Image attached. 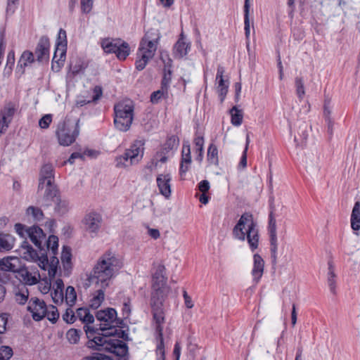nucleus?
I'll list each match as a JSON object with an SVG mask.
<instances>
[{
    "label": "nucleus",
    "instance_id": "58836bf2",
    "mask_svg": "<svg viewBox=\"0 0 360 360\" xmlns=\"http://www.w3.org/2000/svg\"><path fill=\"white\" fill-rule=\"evenodd\" d=\"M44 243H46V247L49 250L51 251L53 255H56L58 250V238L56 236H50L48 240H46V236L44 237V240L42 241V244Z\"/></svg>",
    "mask_w": 360,
    "mask_h": 360
},
{
    "label": "nucleus",
    "instance_id": "9b49d317",
    "mask_svg": "<svg viewBox=\"0 0 360 360\" xmlns=\"http://www.w3.org/2000/svg\"><path fill=\"white\" fill-rule=\"evenodd\" d=\"M37 265L23 266L17 269L16 277L25 285L37 284L40 279V274Z\"/></svg>",
    "mask_w": 360,
    "mask_h": 360
},
{
    "label": "nucleus",
    "instance_id": "4be33fe9",
    "mask_svg": "<svg viewBox=\"0 0 360 360\" xmlns=\"http://www.w3.org/2000/svg\"><path fill=\"white\" fill-rule=\"evenodd\" d=\"M190 48V43L187 41L184 33H181L174 46L173 53L174 58H182L188 53Z\"/></svg>",
    "mask_w": 360,
    "mask_h": 360
},
{
    "label": "nucleus",
    "instance_id": "6e6552de",
    "mask_svg": "<svg viewBox=\"0 0 360 360\" xmlns=\"http://www.w3.org/2000/svg\"><path fill=\"white\" fill-rule=\"evenodd\" d=\"M15 229L21 238H25L27 235L34 245L39 250H42V241L44 239L45 234L40 227L33 226L27 229L25 225L18 223L15 225Z\"/></svg>",
    "mask_w": 360,
    "mask_h": 360
},
{
    "label": "nucleus",
    "instance_id": "bf43d9fd",
    "mask_svg": "<svg viewBox=\"0 0 360 360\" xmlns=\"http://www.w3.org/2000/svg\"><path fill=\"white\" fill-rule=\"evenodd\" d=\"M51 297L53 302H55L56 304L63 302L64 300L63 290L53 289V292H51Z\"/></svg>",
    "mask_w": 360,
    "mask_h": 360
},
{
    "label": "nucleus",
    "instance_id": "4468645a",
    "mask_svg": "<svg viewBox=\"0 0 360 360\" xmlns=\"http://www.w3.org/2000/svg\"><path fill=\"white\" fill-rule=\"evenodd\" d=\"M165 266L159 265L153 275V289L151 297L155 298H164L165 293L166 278L164 276Z\"/></svg>",
    "mask_w": 360,
    "mask_h": 360
},
{
    "label": "nucleus",
    "instance_id": "a19ab883",
    "mask_svg": "<svg viewBox=\"0 0 360 360\" xmlns=\"http://www.w3.org/2000/svg\"><path fill=\"white\" fill-rule=\"evenodd\" d=\"M71 259L70 248L64 247L61 253V262L65 269H69L71 267Z\"/></svg>",
    "mask_w": 360,
    "mask_h": 360
},
{
    "label": "nucleus",
    "instance_id": "412c9836",
    "mask_svg": "<svg viewBox=\"0 0 360 360\" xmlns=\"http://www.w3.org/2000/svg\"><path fill=\"white\" fill-rule=\"evenodd\" d=\"M191 163V147L188 141L184 142L182 147L181 151V160L179 168V174L181 177H183Z\"/></svg>",
    "mask_w": 360,
    "mask_h": 360
},
{
    "label": "nucleus",
    "instance_id": "4c0bfd02",
    "mask_svg": "<svg viewBox=\"0 0 360 360\" xmlns=\"http://www.w3.org/2000/svg\"><path fill=\"white\" fill-rule=\"evenodd\" d=\"M57 202L55 207V211L59 215L65 214L70 210V203L67 200H61L57 198Z\"/></svg>",
    "mask_w": 360,
    "mask_h": 360
},
{
    "label": "nucleus",
    "instance_id": "f704fd0d",
    "mask_svg": "<svg viewBox=\"0 0 360 360\" xmlns=\"http://www.w3.org/2000/svg\"><path fill=\"white\" fill-rule=\"evenodd\" d=\"M207 159L210 164L214 165H218V149L213 143L210 144L207 148Z\"/></svg>",
    "mask_w": 360,
    "mask_h": 360
},
{
    "label": "nucleus",
    "instance_id": "603ef678",
    "mask_svg": "<svg viewBox=\"0 0 360 360\" xmlns=\"http://www.w3.org/2000/svg\"><path fill=\"white\" fill-rule=\"evenodd\" d=\"M94 0H80V7L82 13L87 14L93 8Z\"/></svg>",
    "mask_w": 360,
    "mask_h": 360
},
{
    "label": "nucleus",
    "instance_id": "0e129e2a",
    "mask_svg": "<svg viewBox=\"0 0 360 360\" xmlns=\"http://www.w3.org/2000/svg\"><path fill=\"white\" fill-rule=\"evenodd\" d=\"M171 81V72L169 71L168 74L165 73L161 82V88L168 91V88Z\"/></svg>",
    "mask_w": 360,
    "mask_h": 360
},
{
    "label": "nucleus",
    "instance_id": "5701e85b",
    "mask_svg": "<svg viewBox=\"0 0 360 360\" xmlns=\"http://www.w3.org/2000/svg\"><path fill=\"white\" fill-rule=\"evenodd\" d=\"M67 34L66 31L63 28H60L58 33L56 39V53H60L59 60L65 61L67 51Z\"/></svg>",
    "mask_w": 360,
    "mask_h": 360
},
{
    "label": "nucleus",
    "instance_id": "de8ad7c7",
    "mask_svg": "<svg viewBox=\"0 0 360 360\" xmlns=\"http://www.w3.org/2000/svg\"><path fill=\"white\" fill-rule=\"evenodd\" d=\"M296 94L299 99L302 100L305 94L304 81L302 77H297L295 79Z\"/></svg>",
    "mask_w": 360,
    "mask_h": 360
},
{
    "label": "nucleus",
    "instance_id": "39448f33",
    "mask_svg": "<svg viewBox=\"0 0 360 360\" xmlns=\"http://www.w3.org/2000/svg\"><path fill=\"white\" fill-rule=\"evenodd\" d=\"M134 106L131 101H122L114 105V124L120 131H127L134 120Z\"/></svg>",
    "mask_w": 360,
    "mask_h": 360
},
{
    "label": "nucleus",
    "instance_id": "49530a36",
    "mask_svg": "<svg viewBox=\"0 0 360 360\" xmlns=\"http://www.w3.org/2000/svg\"><path fill=\"white\" fill-rule=\"evenodd\" d=\"M51 323H56L59 318V313L57 308L53 305L46 307V316Z\"/></svg>",
    "mask_w": 360,
    "mask_h": 360
},
{
    "label": "nucleus",
    "instance_id": "20e7f679",
    "mask_svg": "<svg viewBox=\"0 0 360 360\" xmlns=\"http://www.w3.org/2000/svg\"><path fill=\"white\" fill-rule=\"evenodd\" d=\"M144 144L143 140H136L130 147L122 154L115 158V167L125 169L138 164L143 158L144 153Z\"/></svg>",
    "mask_w": 360,
    "mask_h": 360
},
{
    "label": "nucleus",
    "instance_id": "393cba45",
    "mask_svg": "<svg viewBox=\"0 0 360 360\" xmlns=\"http://www.w3.org/2000/svg\"><path fill=\"white\" fill-rule=\"evenodd\" d=\"M253 268L252 275L255 283H258L264 272V262L259 254H255L253 256Z\"/></svg>",
    "mask_w": 360,
    "mask_h": 360
},
{
    "label": "nucleus",
    "instance_id": "7ed1b4c3",
    "mask_svg": "<svg viewBox=\"0 0 360 360\" xmlns=\"http://www.w3.org/2000/svg\"><path fill=\"white\" fill-rule=\"evenodd\" d=\"M160 39V33L158 30L150 29L146 32L137 51L138 58L135 63L136 70H143L149 60L154 57Z\"/></svg>",
    "mask_w": 360,
    "mask_h": 360
},
{
    "label": "nucleus",
    "instance_id": "f257e3e1",
    "mask_svg": "<svg viewBox=\"0 0 360 360\" xmlns=\"http://www.w3.org/2000/svg\"><path fill=\"white\" fill-rule=\"evenodd\" d=\"M122 266V260L115 253L108 251L99 257L92 271L86 274L85 288L94 283L100 284L101 288L95 292L89 301L91 309H96L101 305L104 300V290L109 285L110 280L119 274Z\"/></svg>",
    "mask_w": 360,
    "mask_h": 360
},
{
    "label": "nucleus",
    "instance_id": "f03ea898",
    "mask_svg": "<svg viewBox=\"0 0 360 360\" xmlns=\"http://www.w3.org/2000/svg\"><path fill=\"white\" fill-rule=\"evenodd\" d=\"M235 239L245 241L247 240L250 250L254 252L257 249L259 242V233L257 222L254 220L252 214L245 212L243 214L232 231Z\"/></svg>",
    "mask_w": 360,
    "mask_h": 360
},
{
    "label": "nucleus",
    "instance_id": "a18cd8bd",
    "mask_svg": "<svg viewBox=\"0 0 360 360\" xmlns=\"http://www.w3.org/2000/svg\"><path fill=\"white\" fill-rule=\"evenodd\" d=\"M26 214L31 215L34 221H41L44 218V214L39 207L30 206L26 210Z\"/></svg>",
    "mask_w": 360,
    "mask_h": 360
},
{
    "label": "nucleus",
    "instance_id": "6e6d98bb",
    "mask_svg": "<svg viewBox=\"0 0 360 360\" xmlns=\"http://www.w3.org/2000/svg\"><path fill=\"white\" fill-rule=\"evenodd\" d=\"M70 307L68 308L63 315V319L68 323H73L76 321L75 314Z\"/></svg>",
    "mask_w": 360,
    "mask_h": 360
},
{
    "label": "nucleus",
    "instance_id": "e2e57ef3",
    "mask_svg": "<svg viewBox=\"0 0 360 360\" xmlns=\"http://www.w3.org/2000/svg\"><path fill=\"white\" fill-rule=\"evenodd\" d=\"M158 338L160 341L157 345V353L161 355L162 360H165V345L163 333H162V335H158Z\"/></svg>",
    "mask_w": 360,
    "mask_h": 360
},
{
    "label": "nucleus",
    "instance_id": "c85d7f7f",
    "mask_svg": "<svg viewBox=\"0 0 360 360\" xmlns=\"http://www.w3.org/2000/svg\"><path fill=\"white\" fill-rule=\"evenodd\" d=\"M93 91H94V96L91 100H86L84 98H77L76 101V105L77 107H82V106L85 105L86 104L90 103L91 102H96L98 99H100V98L102 96V94H103V90H102L101 86H96L94 88Z\"/></svg>",
    "mask_w": 360,
    "mask_h": 360
},
{
    "label": "nucleus",
    "instance_id": "7c9ffc66",
    "mask_svg": "<svg viewBox=\"0 0 360 360\" xmlns=\"http://www.w3.org/2000/svg\"><path fill=\"white\" fill-rule=\"evenodd\" d=\"M76 319L78 318L82 323L86 324L92 323L94 321V316L86 308H79L75 314ZM88 326V325H86Z\"/></svg>",
    "mask_w": 360,
    "mask_h": 360
},
{
    "label": "nucleus",
    "instance_id": "8fccbe9b",
    "mask_svg": "<svg viewBox=\"0 0 360 360\" xmlns=\"http://www.w3.org/2000/svg\"><path fill=\"white\" fill-rule=\"evenodd\" d=\"M15 64V53L13 51H10L7 55V60L4 72L6 74H11L13 70V67Z\"/></svg>",
    "mask_w": 360,
    "mask_h": 360
},
{
    "label": "nucleus",
    "instance_id": "72a5a7b5",
    "mask_svg": "<svg viewBox=\"0 0 360 360\" xmlns=\"http://www.w3.org/2000/svg\"><path fill=\"white\" fill-rule=\"evenodd\" d=\"M231 122L234 126H240L243 122V115L241 110L238 109L237 106H233L230 110Z\"/></svg>",
    "mask_w": 360,
    "mask_h": 360
},
{
    "label": "nucleus",
    "instance_id": "338daca9",
    "mask_svg": "<svg viewBox=\"0 0 360 360\" xmlns=\"http://www.w3.org/2000/svg\"><path fill=\"white\" fill-rule=\"evenodd\" d=\"M70 68L72 74L75 75L79 73L82 70H84V67L80 61H77L75 65L71 63Z\"/></svg>",
    "mask_w": 360,
    "mask_h": 360
},
{
    "label": "nucleus",
    "instance_id": "ddd939ff",
    "mask_svg": "<svg viewBox=\"0 0 360 360\" xmlns=\"http://www.w3.org/2000/svg\"><path fill=\"white\" fill-rule=\"evenodd\" d=\"M18 257H6L0 259V283L6 284L12 278L11 272H16V262H18Z\"/></svg>",
    "mask_w": 360,
    "mask_h": 360
},
{
    "label": "nucleus",
    "instance_id": "473e14b6",
    "mask_svg": "<svg viewBox=\"0 0 360 360\" xmlns=\"http://www.w3.org/2000/svg\"><path fill=\"white\" fill-rule=\"evenodd\" d=\"M120 41V39H104L101 41V47L106 53H115Z\"/></svg>",
    "mask_w": 360,
    "mask_h": 360
},
{
    "label": "nucleus",
    "instance_id": "79ce46f5",
    "mask_svg": "<svg viewBox=\"0 0 360 360\" xmlns=\"http://www.w3.org/2000/svg\"><path fill=\"white\" fill-rule=\"evenodd\" d=\"M179 138L175 135H172L167 139L162 148L167 153H169V151H171L174 149H176L179 146Z\"/></svg>",
    "mask_w": 360,
    "mask_h": 360
},
{
    "label": "nucleus",
    "instance_id": "bb28decb",
    "mask_svg": "<svg viewBox=\"0 0 360 360\" xmlns=\"http://www.w3.org/2000/svg\"><path fill=\"white\" fill-rule=\"evenodd\" d=\"M328 278L327 282L329 286L330 290L333 294H335V288H336V278L337 276L335 273V266L333 265V261L330 259L328 262Z\"/></svg>",
    "mask_w": 360,
    "mask_h": 360
},
{
    "label": "nucleus",
    "instance_id": "423d86ee",
    "mask_svg": "<svg viewBox=\"0 0 360 360\" xmlns=\"http://www.w3.org/2000/svg\"><path fill=\"white\" fill-rule=\"evenodd\" d=\"M20 248L21 250L23 251L22 253V257L26 260L39 261V263L38 264V266L41 269L46 270V266H58V259L53 255L51 257L49 260L46 252L43 248L42 250H40L41 255L39 256L37 251L33 249L32 245H30V243L27 240L22 241Z\"/></svg>",
    "mask_w": 360,
    "mask_h": 360
},
{
    "label": "nucleus",
    "instance_id": "c03bdc74",
    "mask_svg": "<svg viewBox=\"0 0 360 360\" xmlns=\"http://www.w3.org/2000/svg\"><path fill=\"white\" fill-rule=\"evenodd\" d=\"M15 112V105L10 103L7 104L3 110H1L0 115L2 117L6 118V120L11 122Z\"/></svg>",
    "mask_w": 360,
    "mask_h": 360
},
{
    "label": "nucleus",
    "instance_id": "09e8293b",
    "mask_svg": "<svg viewBox=\"0 0 360 360\" xmlns=\"http://www.w3.org/2000/svg\"><path fill=\"white\" fill-rule=\"evenodd\" d=\"M218 92L221 102H224L228 93L229 84H225L224 79H221L218 82Z\"/></svg>",
    "mask_w": 360,
    "mask_h": 360
},
{
    "label": "nucleus",
    "instance_id": "3c124183",
    "mask_svg": "<svg viewBox=\"0 0 360 360\" xmlns=\"http://www.w3.org/2000/svg\"><path fill=\"white\" fill-rule=\"evenodd\" d=\"M194 144L196 151L198 153V156L201 157L202 155V135L198 129L196 131L195 137L194 139Z\"/></svg>",
    "mask_w": 360,
    "mask_h": 360
},
{
    "label": "nucleus",
    "instance_id": "4d7b16f0",
    "mask_svg": "<svg viewBox=\"0 0 360 360\" xmlns=\"http://www.w3.org/2000/svg\"><path fill=\"white\" fill-rule=\"evenodd\" d=\"M60 53H56V49H55L53 57L52 59V69H56V71H58L60 68L63 65L65 61L59 60Z\"/></svg>",
    "mask_w": 360,
    "mask_h": 360
},
{
    "label": "nucleus",
    "instance_id": "2f4dec72",
    "mask_svg": "<svg viewBox=\"0 0 360 360\" xmlns=\"http://www.w3.org/2000/svg\"><path fill=\"white\" fill-rule=\"evenodd\" d=\"M115 53L118 59L125 60L130 53L129 44L120 39Z\"/></svg>",
    "mask_w": 360,
    "mask_h": 360
},
{
    "label": "nucleus",
    "instance_id": "37998d69",
    "mask_svg": "<svg viewBox=\"0 0 360 360\" xmlns=\"http://www.w3.org/2000/svg\"><path fill=\"white\" fill-rule=\"evenodd\" d=\"M29 292L25 287L18 290L15 293V300L19 304H25L27 302Z\"/></svg>",
    "mask_w": 360,
    "mask_h": 360
},
{
    "label": "nucleus",
    "instance_id": "1a4fd4ad",
    "mask_svg": "<svg viewBox=\"0 0 360 360\" xmlns=\"http://www.w3.org/2000/svg\"><path fill=\"white\" fill-rule=\"evenodd\" d=\"M96 317L101 321L100 327L101 331L112 330L114 327L118 326L122 321L117 319V311L113 308H108L105 310L97 311Z\"/></svg>",
    "mask_w": 360,
    "mask_h": 360
},
{
    "label": "nucleus",
    "instance_id": "f8f14e48",
    "mask_svg": "<svg viewBox=\"0 0 360 360\" xmlns=\"http://www.w3.org/2000/svg\"><path fill=\"white\" fill-rule=\"evenodd\" d=\"M163 301L164 298L162 297L155 298V297H151L150 300L152 314L155 323V330L158 335H162L163 330L162 324L165 322Z\"/></svg>",
    "mask_w": 360,
    "mask_h": 360
},
{
    "label": "nucleus",
    "instance_id": "a211bd4d",
    "mask_svg": "<svg viewBox=\"0 0 360 360\" xmlns=\"http://www.w3.org/2000/svg\"><path fill=\"white\" fill-rule=\"evenodd\" d=\"M54 181V169L51 164L44 165L40 170L38 191L44 189V186H50Z\"/></svg>",
    "mask_w": 360,
    "mask_h": 360
},
{
    "label": "nucleus",
    "instance_id": "c756f323",
    "mask_svg": "<svg viewBox=\"0 0 360 360\" xmlns=\"http://www.w3.org/2000/svg\"><path fill=\"white\" fill-rule=\"evenodd\" d=\"M14 242L15 239L11 235L0 233V251L11 250Z\"/></svg>",
    "mask_w": 360,
    "mask_h": 360
},
{
    "label": "nucleus",
    "instance_id": "13d9d810",
    "mask_svg": "<svg viewBox=\"0 0 360 360\" xmlns=\"http://www.w3.org/2000/svg\"><path fill=\"white\" fill-rule=\"evenodd\" d=\"M116 353L120 356H125L128 353V346L124 342H120L117 345L115 346Z\"/></svg>",
    "mask_w": 360,
    "mask_h": 360
},
{
    "label": "nucleus",
    "instance_id": "c9c22d12",
    "mask_svg": "<svg viewBox=\"0 0 360 360\" xmlns=\"http://www.w3.org/2000/svg\"><path fill=\"white\" fill-rule=\"evenodd\" d=\"M82 333L81 330L70 328L66 333V338L70 344L76 345L79 342Z\"/></svg>",
    "mask_w": 360,
    "mask_h": 360
},
{
    "label": "nucleus",
    "instance_id": "69168bd1",
    "mask_svg": "<svg viewBox=\"0 0 360 360\" xmlns=\"http://www.w3.org/2000/svg\"><path fill=\"white\" fill-rule=\"evenodd\" d=\"M51 281H48L47 280L44 281V282H41L39 285V288L43 294L48 293L51 290Z\"/></svg>",
    "mask_w": 360,
    "mask_h": 360
},
{
    "label": "nucleus",
    "instance_id": "e433bc0d",
    "mask_svg": "<svg viewBox=\"0 0 360 360\" xmlns=\"http://www.w3.org/2000/svg\"><path fill=\"white\" fill-rule=\"evenodd\" d=\"M250 0H245L244 4V24L245 34L246 38H249L250 34V20H249Z\"/></svg>",
    "mask_w": 360,
    "mask_h": 360
},
{
    "label": "nucleus",
    "instance_id": "dca6fc26",
    "mask_svg": "<svg viewBox=\"0 0 360 360\" xmlns=\"http://www.w3.org/2000/svg\"><path fill=\"white\" fill-rule=\"evenodd\" d=\"M46 307L44 300L32 297L28 302L27 310L32 313L34 321H39L46 316Z\"/></svg>",
    "mask_w": 360,
    "mask_h": 360
},
{
    "label": "nucleus",
    "instance_id": "5fc2aeb1",
    "mask_svg": "<svg viewBox=\"0 0 360 360\" xmlns=\"http://www.w3.org/2000/svg\"><path fill=\"white\" fill-rule=\"evenodd\" d=\"M117 335L118 338H122L124 340H127L128 334L124 330L121 329H117L116 327H114L112 330L108 331L105 333V336H114Z\"/></svg>",
    "mask_w": 360,
    "mask_h": 360
},
{
    "label": "nucleus",
    "instance_id": "b1692460",
    "mask_svg": "<svg viewBox=\"0 0 360 360\" xmlns=\"http://www.w3.org/2000/svg\"><path fill=\"white\" fill-rule=\"evenodd\" d=\"M34 62V56L32 52L30 51H25L22 52L16 66L15 72L19 76L24 75L25 68Z\"/></svg>",
    "mask_w": 360,
    "mask_h": 360
},
{
    "label": "nucleus",
    "instance_id": "052dcab7",
    "mask_svg": "<svg viewBox=\"0 0 360 360\" xmlns=\"http://www.w3.org/2000/svg\"><path fill=\"white\" fill-rule=\"evenodd\" d=\"M52 122V116L50 114L44 115L39 121V125L41 129H47Z\"/></svg>",
    "mask_w": 360,
    "mask_h": 360
},
{
    "label": "nucleus",
    "instance_id": "9d476101",
    "mask_svg": "<svg viewBox=\"0 0 360 360\" xmlns=\"http://www.w3.org/2000/svg\"><path fill=\"white\" fill-rule=\"evenodd\" d=\"M84 330L86 333V337L89 341L86 343V346L89 348L102 350V347L107 343L109 344L108 338L110 336H105V333L109 330L104 331V333L101 334L99 331H101L99 328H95L94 326H84Z\"/></svg>",
    "mask_w": 360,
    "mask_h": 360
},
{
    "label": "nucleus",
    "instance_id": "aec40b11",
    "mask_svg": "<svg viewBox=\"0 0 360 360\" xmlns=\"http://www.w3.org/2000/svg\"><path fill=\"white\" fill-rule=\"evenodd\" d=\"M171 180L172 176L169 174H159L156 179L160 193L166 198H169L171 195Z\"/></svg>",
    "mask_w": 360,
    "mask_h": 360
},
{
    "label": "nucleus",
    "instance_id": "680f3d73",
    "mask_svg": "<svg viewBox=\"0 0 360 360\" xmlns=\"http://www.w3.org/2000/svg\"><path fill=\"white\" fill-rule=\"evenodd\" d=\"M19 0H8L6 13L8 15H12L14 13L15 9L18 7Z\"/></svg>",
    "mask_w": 360,
    "mask_h": 360
},
{
    "label": "nucleus",
    "instance_id": "6ab92c4d",
    "mask_svg": "<svg viewBox=\"0 0 360 360\" xmlns=\"http://www.w3.org/2000/svg\"><path fill=\"white\" fill-rule=\"evenodd\" d=\"M50 41L47 36H42L35 49V55L38 62L47 60L49 57Z\"/></svg>",
    "mask_w": 360,
    "mask_h": 360
},
{
    "label": "nucleus",
    "instance_id": "864d4df0",
    "mask_svg": "<svg viewBox=\"0 0 360 360\" xmlns=\"http://www.w3.org/2000/svg\"><path fill=\"white\" fill-rule=\"evenodd\" d=\"M167 91L161 88L160 90L154 91L152 93L150 96V101L153 103H158L160 99L164 97L165 95H167Z\"/></svg>",
    "mask_w": 360,
    "mask_h": 360
},
{
    "label": "nucleus",
    "instance_id": "774afa93",
    "mask_svg": "<svg viewBox=\"0 0 360 360\" xmlns=\"http://www.w3.org/2000/svg\"><path fill=\"white\" fill-rule=\"evenodd\" d=\"M10 122V120H6V118L0 117V134L6 131Z\"/></svg>",
    "mask_w": 360,
    "mask_h": 360
},
{
    "label": "nucleus",
    "instance_id": "f3484780",
    "mask_svg": "<svg viewBox=\"0 0 360 360\" xmlns=\"http://www.w3.org/2000/svg\"><path fill=\"white\" fill-rule=\"evenodd\" d=\"M82 222L88 232L96 233L101 227L102 217L100 214L96 212H91L84 216Z\"/></svg>",
    "mask_w": 360,
    "mask_h": 360
},
{
    "label": "nucleus",
    "instance_id": "2eb2a0df",
    "mask_svg": "<svg viewBox=\"0 0 360 360\" xmlns=\"http://www.w3.org/2000/svg\"><path fill=\"white\" fill-rule=\"evenodd\" d=\"M268 232L269 235V241L271 246V257L272 263L276 264L277 259L278 250L276 221L275 215H272V213H269V214Z\"/></svg>",
    "mask_w": 360,
    "mask_h": 360
},
{
    "label": "nucleus",
    "instance_id": "a878e982",
    "mask_svg": "<svg viewBox=\"0 0 360 360\" xmlns=\"http://www.w3.org/2000/svg\"><path fill=\"white\" fill-rule=\"evenodd\" d=\"M45 186L46 190L42 199L43 202H41V205L48 207L51 205V202L54 200L55 198H58L57 195L58 191L53 183L51 184L50 186L45 185L44 187Z\"/></svg>",
    "mask_w": 360,
    "mask_h": 360
},
{
    "label": "nucleus",
    "instance_id": "0eeeda50",
    "mask_svg": "<svg viewBox=\"0 0 360 360\" xmlns=\"http://www.w3.org/2000/svg\"><path fill=\"white\" fill-rule=\"evenodd\" d=\"M79 120H77L75 123L68 121L58 124L56 136L60 145L68 146L75 142L79 134Z\"/></svg>",
    "mask_w": 360,
    "mask_h": 360
},
{
    "label": "nucleus",
    "instance_id": "ea45409f",
    "mask_svg": "<svg viewBox=\"0 0 360 360\" xmlns=\"http://www.w3.org/2000/svg\"><path fill=\"white\" fill-rule=\"evenodd\" d=\"M64 299L69 307H72L75 304L77 300V293L74 287L68 286L66 288Z\"/></svg>",
    "mask_w": 360,
    "mask_h": 360
},
{
    "label": "nucleus",
    "instance_id": "cd10ccee",
    "mask_svg": "<svg viewBox=\"0 0 360 360\" xmlns=\"http://www.w3.org/2000/svg\"><path fill=\"white\" fill-rule=\"evenodd\" d=\"M351 227L354 231L360 230V201L354 203L351 214Z\"/></svg>",
    "mask_w": 360,
    "mask_h": 360
}]
</instances>
